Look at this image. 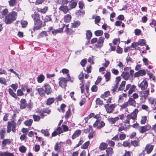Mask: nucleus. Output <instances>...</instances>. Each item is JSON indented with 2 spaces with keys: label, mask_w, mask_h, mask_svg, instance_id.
Segmentation results:
<instances>
[{
  "label": "nucleus",
  "mask_w": 156,
  "mask_h": 156,
  "mask_svg": "<svg viewBox=\"0 0 156 156\" xmlns=\"http://www.w3.org/2000/svg\"><path fill=\"white\" fill-rule=\"evenodd\" d=\"M95 135V131L92 130L90 132L88 136V137L89 139L92 138Z\"/></svg>",
  "instance_id": "8fccbe9b"
},
{
  "label": "nucleus",
  "mask_w": 156,
  "mask_h": 156,
  "mask_svg": "<svg viewBox=\"0 0 156 156\" xmlns=\"http://www.w3.org/2000/svg\"><path fill=\"white\" fill-rule=\"evenodd\" d=\"M0 83L4 85H6V81L5 78L3 77H0Z\"/></svg>",
  "instance_id": "bf43d9fd"
},
{
  "label": "nucleus",
  "mask_w": 156,
  "mask_h": 156,
  "mask_svg": "<svg viewBox=\"0 0 156 156\" xmlns=\"http://www.w3.org/2000/svg\"><path fill=\"white\" fill-rule=\"evenodd\" d=\"M33 118L34 121H38L40 119V117L38 115H33Z\"/></svg>",
  "instance_id": "774afa93"
},
{
  "label": "nucleus",
  "mask_w": 156,
  "mask_h": 156,
  "mask_svg": "<svg viewBox=\"0 0 156 156\" xmlns=\"http://www.w3.org/2000/svg\"><path fill=\"white\" fill-rule=\"evenodd\" d=\"M85 12L83 10H79L76 13V14L78 16H83Z\"/></svg>",
  "instance_id": "79ce46f5"
},
{
  "label": "nucleus",
  "mask_w": 156,
  "mask_h": 156,
  "mask_svg": "<svg viewBox=\"0 0 156 156\" xmlns=\"http://www.w3.org/2000/svg\"><path fill=\"white\" fill-rule=\"evenodd\" d=\"M63 26L62 27L59 28L57 29H54L53 30L51 31L52 34L54 35H55L58 33H62V32L63 28L64 27L65 25L63 24Z\"/></svg>",
  "instance_id": "f3484780"
},
{
  "label": "nucleus",
  "mask_w": 156,
  "mask_h": 156,
  "mask_svg": "<svg viewBox=\"0 0 156 156\" xmlns=\"http://www.w3.org/2000/svg\"><path fill=\"white\" fill-rule=\"evenodd\" d=\"M106 154H104L98 156H112L113 154V149L111 147H108L106 150Z\"/></svg>",
  "instance_id": "ddd939ff"
},
{
  "label": "nucleus",
  "mask_w": 156,
  "mask_h": 156,
  "mask_svg": "<svg viewBox=\"0 0 156 156\" xmlns=\"http://www.w3.org/2000/svg\"><path fill=\"white\" fill-rule=\"evenodd\" d=\"M119 119V117L118 116L114 118H110L108 119V120L109 122H111L112 124H114Z\"/></svg>",
  "instance_id": "c756f323"
},
{
  "label": "nucleus",
  "mask_w": 156,
  "mask_h": 156,
  "mask_svg": "<svg viewBox=\"0 0 156 156\" xmlns=\"http://www.w3.org/2000/svg\"><path fill=\"white\" fill-rule=\"evenodd\" d=\"M126 82L125 81H123L120 84L118 88V90H124Z\"/></svg>",
  "instance_id": "c85d7f7f"
},
{
  "label": "nucleus",
  "mask_w": 156,
  "mask_h": 156,
  "mask_svg": "<svg viewBox=\"0 0 156 156\" xmlns=\"http://www.w3.org/2000/svg\"><path fill=\"white\" fill-rule=\"evenodd\" d=\"M21 23L22 27H25L27 25V22L26 21L22 20Z\"/></svg>",
  "instance_id": "69168bd1"
},
{
  "label": "nucleus",
  "mask_w": 156,
  "mask_h": 156,
  "mask_svg": "<svg viewBox=\"0 0 156 156\" xmlns=\"http://www.w3.org/2000/svg\"><path fill=\"white\" fill-rule=\"evenodd\" d=\"M108 146V144L107 143L102 142L100 144L99 146V148L101 150H104L107 148Z\"/></svg>",
  "instance_id": "a878e982"
},
{
  "label": "nucleus",
  "mask_w": 156,
  "mask_h": 156,
  "mask_svg": "<svg viewBox=\"0 0 156 156\" xmlns=\"http://www.w3.org/2000/svg\"><path fill=\"white\" fill-rule=\"evenodd\" d=\"M96 104L97 105H102L103 104V101L99 98H97L96 100Z\"/></svg>",
  "instance_id": "3c124183"
},
{
  "label": "nucleus",
  "mask_w": 156,
  "mask_h": 156,
  "mask_svg": "<svg viewBox=\"0 0 156 156\" xmlns=\"http://www.w3.org/2000/svg\"><path fill=\"white\" fill-rule=\"evenodd\" d=\"M72 27L74 28H77L80 24V22L79 20L74 21L72 23Z\"/></svg>",
  "instance_id": "cd10ccee"
},
{
  "label": "nucleus",
  "mask_w": 156,
  "mask_h": 156,
  "mask_svg": "<svg viewBox=\"0 0 156 156\" xmlns=\"http://www.w3.org/2000/svg\"><path fill=\"white\" fill-rule=\"evenodd\" d=\"M71 19V15L68 14L66 15L64 17V21L66 23H69Z\"/></svg>",
  "instance_id": "bb28decb"
},
{
  "label": "nucleus",
  "mask_w": 156,
  "mask_h": 156,
  "mask_svg": "<svg viewBox=\"0 0 156 156\" xmlns=\"http://www.w3.org/2000/svg\"><path fill=\"white\" fill-rule=\"evenodd\" d=\"M127 102L129 105L132 106L134 107H136V101L132 98H129Z\"/></svg>",
  "instance_id": "4be33fe9"
},
{
  "label": "nucleus",
  "mask_w": 156,
  "mask_h": 156,
  "mask_svg": "<svg viewBox=\"0 0 156 156\" xmlns=\"http://www.w3.org/2000/svg\"><path fill=\"white\" fill-rule=\"evenodd\" d=\"M48 36V34L47 32L45 31H43L39 34L38 35L39 37H46Z\"/></svg>",
  "instance_id": "a19ab883"
},
{
  "label": "nucleus",
  "mask_w": 156,
  "mask_h": 156,
  "mask_svg": "<svg viewBox=\"0 0 156 156\" xmlns=\"http://www.w3.org/2000/svg\"><path fill=\"white\" fill-rule=\"evenodd\" d=\"M61 145L60 144L56 143L55 146V151H57L60 150L61 148Z\"/></svg>",
  "instance_id": "338daca9"
},
{
  "label": "nucleus",
  "mask_w": 156,
  "mask_h": 156,
  "mask_svg": "<svg viewBox=\"0 0 156 156\" xmlns=\"http://www.w3.org/2000/svg\"><path fill=\"white\" fill-rule=\"evenodd\" d=\"M110 94V92L109 91H106L104 94H102L101 96V98H107Z\"/></svg>",
  "instance_id": "603ef678"
},
{
  "label": "nucleus",
  "mask_w": 156,
  "mask_h": 156,
  "mask_svg": "<svg viewBox=\"0 0 156 156\" xmlns=\"http://www.w3.org/2000/svg\"><path fill=\"white\" fill-rule=\"evenodd\" d=\"M131 144V145H132L135 147L139 146V142L136 140L132 141Z\"/></svg>",
  "instance_id": "49530a36"
},
{
  "label": "nucleus",
  "mask_w": 156,
  "mask_h": 156,
  "mask_svg": "<svg viewBox=\"0 0 156 156\" xmlns=\"http://www.w3.org/2000/svg\"><path fill=\"white\" fill-rule=\"evenodd\" d=\"M138 93L140 97V102L144 103L149 94V89H148L146 90H142L139 91Z\"/></svg>",
  "instance_id": "7ed1b4c3"
},
{
  "label": "nucleus",
  "mask_w": 156,
  "mask_h": 156,
  "mask_svg": "<svg viewBox=\"0 0 156 156\" xmlns=\"http://www.w3.org/2000/svg\"><path fill=\"white\" fill-rule=\"evenodd\" d=\"M138 87L142 90H144L147 89L148 87V83L145 80H144L140 83H138Z\"/></svg>",
  "instance_id": "1a4fd4ad"
},
{
  "label": "nucleus",
  "mask_w": 156,
  "mask_h": 156,
  "mask_svg": "<svg viewBox=\"0 0 156 156\" xmlns=\"http://www.w3.org/2000/svg\"><path fill=\"white\" fill-rule=\"evenodd\" d=\"M17 16V13L15 11H12L9 13L5 17V23L7 24L11 23L16 20Z\"/></svg>",
  "instance_id": "f03ea898"
},
{
  "label": "nucleus",
  "mask_w": 156,
  "mask_h": 156,
  "mask_svg": "<svg viewBox=\"0 0 156 156\" xmlns=\"http://www.w3.org/2000/svg\"><path fill=\"white\" fill-rule=\"evenodd\" d=\"M146 72L145 70H140L134 73V76L135 77L140 76H143L146 74Z\"/></svg>",
  "instance_id": "dca6fc26"
},
{
  "label": "nucleus",
  "mask_w": 156,
  "mask_h": 156,
  "mask_svg": "<svg viewBox=\"0 0 156 156\" xmlns=\"http://www.w3.org/2000/svg\"><path fill=\"white\" fill-rule=\"evenodd\" d=\"M115 104L109 105L107 104L105 105V107L106 109L107 112L109 113H111L113 112L114 109L116 107Z\"/></svg>",
  "instance_id": "423d86ee"
},
{
  "label": "nucleus",
  "mask_w": 156,
  "mask_h": 156,
  "mask_svg": "<svg viewBox=\"0 0 156 156\" xmlns=\"http://www.w3.org/2000/svg\"><path fill=\"white\" fill-rule=\"evenodd\" d=\"M105 126V123L102 121L97 119L95 123L94 124L93 127H95L96 126L98 129H101Z\"/></svg>",
  "instance_id": "6e6552de"
},
{
  "label": "nucleus",
  "mask_w": 156,
  "mask_h": 156,
  "mask_svg": "<svg viewBox=\"0 0 156 156\" xmlns=\"http://www.w3.org/2000/svg\"><path fill=\"white\" fill-rule=\"evenodd\" d=\"M8 9H5L3 10L1 12L2 17H4L5 16V17L7 15V14L8 13Z\"/></svg>",
  "instance_id": "a18cd8bd"
},
{
  "label": "nucleus",
  "mask_w": 156,
  "mask_h": 156,
  "mask_svg": "<svg viewBox=\"0 0 156 156\" xmlns=\"http://www.w3.org/2000/svg\"><path fill=\"white\" fill-rule=\"evenodd\" d=\"M77 4V1L76 0H72L69 1L68 6L69 9H71L75 8Z\"/></svg>",
  "instance_id": "9d476101"
},
{
  "label": "nucleus",
  "mask_w": 156,
  "mask_h": 156,
  "mask_svg": "<svg viewBox=\"0 0 156 156\" xmlns=\"http://www.w3.org/2000/svg\"><path fill=\"white\" fill-rule=\"evenodd\" d=\"M149 104L150 105L156 104V100L152 98H150L148 99Z\"/></svg>",
  "instance_id": "6e6d98bb"
},
{
  "label": "nucleus",
  "mask_w": 156,
  "mask_h": 156,
  "mask_svg": "<svg viewBox=\"0 0 156 156\" xmlns=\"http://www.w3.org/2000/svg\"><path fill=\"white\" fill-rule=\"evenodd\" d=\"M37 91L39 94L42 96H44L45 95V92L44 89L42 87H41L37 89Z\"/></svg>",
  "instance_id": "b1692460"
},
{
  "label": "nucleus",
  "mask_w": 156,
  "mask_h": 156,
  "mask_svg": "<svg viewBox=\"0 0 156 156\" xmlns=\"http://www.w3.org/2000/svg\"><path fill=\"white\" fill-rule=\"evenodd\" d=\"M62 132V128L60 127H58L52 133V136H55L58 134H60Z\"/></svg>",
  "instance_id": "a211bd4d"
},
{
  "label": "nucleus",
  "mask_w": 156,
  "mask_h": 156,
  "mask_svg": "<svg viewBox=\"0 0 156 156\" xmlns=\"http://www.w3.org/2000/svg\"><path fill=\"white\" fill-rule=\"evenodd\" d=\"M90 144V142L89 141H87L84 143L83 145H82L81 147L82 149H86L88 147L89 144Z\"/></svg>",
  "instance_id": "de8ad7c7"
},
{
  "label": "nucleus",
  "mask_w": 156,
  "mask_h": 156,
  "mask_svg": "<svg viewBox=\"0 0 156 156\" xmlns=\"http://www.w3.org/2000/svg\"><path fill=\"white\" fill-rule=\"evenodd\" d=\"M122 146L125 147L129 148L131 147V144L128 141H125L123 142Z\"/></svg>",
  "instance_id": "58836bf2"
},
{
  "label": "nucleus",
  "mask_w": 156,
  "mask_h": 156,
  "mask_svg": "<svg viewBox=\"0 0 156 156\" xmlns=\"http://www.w3.org/2000/svg\"><path fill=\"white\" fill-rule=\"evenodd\" d=\"M5 129L3 128L0 130V138L2 139H4L5 137Z\"/></svg>",
  "instance_id": "2f4dec72"
},
{
  "label": "nucleus",
  "mask_w": 156,
  "mask_h": 156,
  "mask_svg": "<svg viewBox=\"0 0 156 156\" xmlns=\"http://www.w3.org/2000/svg\"><path fill=\"white\" fill-rule=\"evenodd\" d=\"M32 17L34 22V26L33 29V31L39 30L41 27L42 23V21L40 20L39 15L35 12L32 15Z\"/></svg>",
  "instance_id": "f257e3e1"
},
{
  "label": "nucleus",
  "mask_w": 156,
  "mask_h": 156,
  "mask_svg": "<svg viewBox=\"0 0 156 156\" xmlns=\"http://www.w3.org/2000/svg\"><path fill=\"white\" fill-rule=\"evenodd\" d=\"M33 122L32 119H30L29 120H26L24 122V124L26 126H30L31 125Z\"/></svg>",
  "instance_id": "f704fd0d"
},
{
  "label": "nucleus",
  "mask_w": 156,
  "mask_h": 156,
  "mask_svg": "<svg viewBox=\"0 0 156 156\" xmlns=\"http://www.w3.org/2000/svg\"><path fill=\"white\" fill-rule=\"evenodd\" d=\"M55 101L54 98H48L46 104L48 105H50L52 104Z\"/></svg>",
  "instance_id": "473e14b6"
},
{
  "label": "nucleus",
  "mask_w": 156,
  "mask_h": 156,
  "mask_svg": "<svg viewBox=\"0 0 156 156\" xmlns=\"http://www.w3.org/2000/svg\"><path fill=\"white\" fill-rule=\"evenodd\" d=\"M16 2V0H10L9 2V5L10 6H13L15 5Z\"/></svg>",
  "instance_id": "680f3d73"
},
{
  "label": "nucleus",
  "mask_w": 156,
  "mask_h": 156,
  "mask_svg": "<svg viewBox=\"0 0 156 156\" xmlns=\"http://www.w3.org/2000/svg\"><path fill=\"white\" fill-rule=\"evenodd\" d=\"M1 156H14L12 153H9L8 152H3L2 151Z\"/></svg>",
  "instance_id": "e433bc0d"
},
{
  "label": "nucleus",
  "mask_w": 156,
  "mask_h": 156,
  "mask_svg": "<svg viewBox=\"0 0 156 156\" xmlns=\"http://www.w3.org/2000/svg\"><path fill=\"white\" fill-rule=\"evenodd\" d=\"M20 108L21 109H24L27 107V103L25 99H22L20 101Z\"/></svg>",
  "instance_id": "aec40b11"
},
{
  "label": "nucleus",
  "mask_w": 156,
  "mask_h": 156,
  "mask_svg": "<svg viewBox=\"0 0 156 156\" xmlns=\"http://www.w3.org/2000/svg\"><path fill=\"white\" fill-rule=\"evenodd\" d=\"M44 87L45 93L47 95H49L51 93L52 90L49 84L47 83L44 84Z\"/></svg>",
  "instance_id": "9b49d317"
},
{
  "label": "nucleus",
  "mask_w": 156,
  "mask_h": 156,
  "mask_svg": "<svg viewBox=\"0 0 156 156\" xmlns=\"http://www.w3.org/2000/svg\"><path fill=\"white\" fill-rule=\"evenodd\" d=\"M136 87V86L134 85H132L128 91V93L129 95L132 94L135 91V90Z\"/></svg>",
  "instance_id": "c9c22d12"
},
{
  "label": "nucleus",
  "mask_w": 156,
  "mask_h": 156,
  "mask_svg": "<svg viewBox=\"0 0 156 156\" xmlns=\"http://www.w3.org/2000/svg\"><path fill=\"white\" fill-rule=\"evenodd\" d=\"M41 132L45 136H49L50 134L49 131L48 129H42L41 130Z\"/></svg>",
  "instance_id": "72a5a7b5"
},
{
  "label": "nucleus",
  "mask_w": 156,
  "mask_h": 156,
  "mask_svg": "<svg viewBox=\"0 0 156 156\" xmlns=\"http://www.w3.org/2000/svg\"><path fill=\"white\" fill-rule=\"evenodd\" d=\"M129 73L128 72H123L121 75L122 78L126 80H128L130 77Z\"/></svg>",
  "instance_id": "5701e85b"
},
{
  "label": "nucleus",
  "mask_w": 156,
  "mask_h": 156,
  "mask_svg": "<svg viewBox=\"0 0 156 156\" xmlns=\"http://www.w3.org/2000/svg\"><path fill=\"white\" fill-rule=\"evenodd\" d=\"M153 148V145H150V144H147L145 147V149L143 151V154H144L145 152L147 151V154L150 153L152 151Z\"/></svg>",
  "instance_id": "2eb2a0df"
},
{
  "label": "nucleus",
  "mask_w": 156,
  "mask_h": 156,
  "mask_svg": "<svg viewBox=\"0 0 156 156\" xmlns=\"http://www.w3.org/2000/svg\"><path fill=\"white\" fill-rule=\"evenodd\" d=\"M147 120V118L146 116H143L142 117L140 121V123L142 124H144L146 122Z\"/></svg>",
  "instance_id": "13d9d810"
},
{
  "label": "nucleus",
  "mask_w": 156,
  "mask_h": 156,
  "mask_svg": "<svg viewBox=\"0 0 156 156\" xmlns=\"http://www.w3.org/2000/svg\"><path fill=\"white\" fill-rule=\"evenodd\" d=\"M16 124L14 120L11 122H8L7 132L8 133H9L11 131L15 133L16 131Z\"/></svg>",
  "instance_id": "20e7f679"
},
{
  "label": "nucleus",
  "mask_w": 156,
  "mask_h": 156,
  "mask_svg": "<svg viewBox=\"0 0 156 156\" xmlns=\"http://www.w3.org/2000/svg\"><path fill=\"white\" fill-rule=\"evenodd\" d=\"M106 142L111 147H113L115 145L114 142L111 140H107Z\"/></svg>",
  "instance_id": "4d7b16f0"
},
{
  "label": "nucleus",
  "mask_w": 156,
  "mask_h": 156,
  "mask_svg": "<svg viewBox=\"0 0 156 156\" xmlns=\"http://www.w3.org/2000/svg\"><path fill=\"white\" fill-rule=\"evenodd\" d=\"M129 105L127 101L124 102L122 105L121 106V109L126 108V107H128Z\"/></svg>",
  "instance_id": "052dcab7"
},
{
  "label": "nucleus",
  "mask_w": 156,
  "mask_h": 156,
  "mask_svg": "<svg viewBox=\"0 0 156 156\" xmlns=\"http://www.w3.org/2000/svg\"><path fill=\"white\" fill-rule=\"evenodd\" d=\"M151 128V126L149 125L145 126L140 127L139 131L141 133H144L149 130Z\"/></svg>",
  "instance_id": "4468645a"
},
{
  "label": "nucleus",
  "mask_w": 156,
  "mask_h": 156,
  "mask_svg": "<svg viewBox=\"0 0 156 156\" xmlns=\"http://www.w3.org/2000/svg\"><path fill=\"white\" fill-rule=\"evenodd\" d=\"M81 131L80 130H77L75 132L74 134L72 136V139H74L77 137H78L80 134Z\"/></svg>",
  "instance_id": "393cba45"
},
{
  "label": "nucleus",
  "mask_w": 156,
  "mask_h": 156,
  "mask_svg": "<svg viewBox=\"0 0 156 156\" xmlns=\"http://www.w3.org/2000/svg\"><path fill=\"white\" fill-rule=\"evenodd\" d=\"M19 150L21 152L24 153L26 150V148L24 146L22 145L19 147Z\"/></svg>",
  "instance_id": "864d4df0"
},
{
  "label": "nucleus",
  "mask_w": 156,
  "mask_h": 156,
  "mask_svg": "<svg viewBox=\"0 0 156 156\" xmlns=\"http://www.w3.org/2000/svg\"><path fill=\"white\" fill-rule=\"evenodd\" d=\"M105 40V38L103 37H100L98 40H97V44H96L95 46L93 48V49L95 51H97L98 50L96 49V47L100 48L103 46V44Z\"/></svg>",
  "instance_id": "39448f33"
},
{
  "label": "nucleus",
  "mask_w": 156,
  "mask_h": 156,
  "mask_svg": "<svg viewBox=\"0 0 156 156\" xmlns=\"http://www.w3.org/2000/svg\"><path fill=\"white\" fill-rule=\"evenodd\" d=\"M103 31L101 30H96L94 32L95 35L97 36H101L103 35Z\"/></svg>",
  "instance_id": "4c0bfd02"
},
{
  "label": "nucleus",
  "mask_w": 156,
  "mask_h": 156,
  "mask_svg": "<svg viewBox=\"0 0 156 156\" xmlns=\"http://www.w3.org/2000/svg\"><path fill=\"white\" fill-rule=\"evenodd\" d=\"M44 76L42 74L40 75L37 77V82L39 83H42L44 80Z\"/></svg>",
  "instance_id": "7c9ffc66"
},
{
  "label": "nucleus",
  "mask_w": 156,
  "mask_h": 156,
  "mask_svg": "<svg viewBox=\"0 0 156 156\" xmlns=\"http://www.w3.org/2000/svg\"><path fill=\"white\" fill-rule=\"evenodd\" d=\"M27 108L31 109L33 107V103L31 102V101L30 100L28 104H27Z\"/></svg>",
  "instance_id": "09e8293b"
},
{
  "label": "nucleus",
  "mask_w": 156,
  "mask_h": 156,
  "mask_svg": "<svg viewBox=\"0 0 156 156\" xmlns=\"http://www.w3.org/2000/svg\"><path fill=\"white\" fill-rule=\"evenodd\" d=\"M12 142V140L8 139H4L2 142V146L5 147L6 145H9Z\"/></svg>",
  "instance_id": "6ab92c4d"
},
{
  "label": "nucleus",
  "mask_w": 156,
  "mask_h": 156,
  "mask_svg": "<svg viewBox=\"0 0 156 156\" xmlns=\"http://www.w3.org/2000/svg\"><path fill=\"white\" fill-rule=\"evenodd\" d=\"M110 72H107L105 75L104 76L105 77L106 81L107 82L108 81L110 78Z\"/></svg>",
  "instance_id": "c03bdc74"
},
{
  "label": "nucleus",
  "mask_w": 156,
  "mask_h": 156,
  "mask_svg": "<svg viewBox=\"0 0 156 156\" xmlns=\"http://www.w3.org/2000/svg\"><path fill=\"white\" fill-rule=\"evenodd\" d=\"M71 114V111L69 108V109L66 112L65 116V118L67 120L68 118H69V115Z\"/></svg>",
  "instance_id": "e2e57ef3"
},
{
  "label": "nucleus",
  "mask_w": 156,
  "mask_h": 156,
  "mask_svg": "<svg viewBox=\"0 0 156 156\" xmlns=\"http://www.w3.org/2000/svg\"><path fill=\"white\" fill-rule=\"evenodd\" d=\"M138 43L139 45L143 46L145 44L146 41L145 40L143 39H141L139 41Z\"/></svg>",
  "instance_id": "5fc2aeb1"
},
{
  "label": "nucleus",
  "mask_w": 156,
  "mask_h": 156,
  "mask_svg": "<svg viewBox=\"0 0 156 156\" xmlns=\"http://www.w3.org/2000/svg\"><path fill=\"white\" fill-rule=\"evenodd\" d=\"M79 7L81 9H83L84 7V4L83 2L82 1H80L78 3Z\"/></svg>",
  "instance_id": "0e129e2a"
},
{
  "label": "nucleus",
  "mask_w": 156,
  "mask_h": 156,
  "mask_svg": "<svg viewBox=\"0 0 156 156\" xmlns=\"http://www.w3.org/2000/svg\"><path fill=\"white\" fill-rule=\"evenodd\" d=\"M59 80H60L59 83V85L62 88H65L66 86V83L69 81V80H67L65 78H60Z\"/></svg>",
  "instance_id": "f8f14e48"
},
{
  "label": "nucleus",
  "mask_w": 156,
  "mask_h": 156,
  "mask_svg": "<svg viewBox=\"0 0 156 156\" xmlns=\"http://www.w3.org/2000/svg\"><path fill=\"white\" fill-rule=\"evenodd\" d=\"M9 94L12 97H14L15 98H16L17 96L16 94L14 93L12 90L11 88H9Z\"/></svg>",
  "instance_id": "ea45409f"
},
{
  "label": "nucleus",
  "mask_w": 156,
  "mask_h": 156,
  "mask_svg": "<svg viewBox=\"0 0 156 156\" xmlns=\"http://www.w3.org/2000/svg\"><path fill=\"white\" fill-rule=\"evenodd\" d=\"M86 36L87 39H90L92 36V33L90 30L86 31Z\"/></svg>",
  "instance_id": "37998d69"
},
{
  "label": "nucleus",
  "mask_w": 156,
  "mask_h": 156,
  "mask_svg": "<svg viewBox=\"0 0 156 156\" xmlns=\"http://www.w3.org/2000/svg\"><path fill=\"white\" fill-rule=\"evenodd\" d=\"M60 11H62L65 13H67L69 10V9L67 5H61L59 9Z\"/></svg>",
  "instance_id": "412c9836"
},
{
  "label": "nucleus",
  "mask_w": 156,
  "mask_h": 156,
  "mask_svg": "<svg viewBox=\"0 0 156 156\" xmlns=\"http://www.w3.org/2000/svg\"><path fill=\"white\" fill-rule=\"evenodd\" d=\"M138 112V110L136 108L133 112L131 113L130 114H128L126 116V118L129 119H132L134 120L137 117V114Z\"/></svg>",
  "instance_id": "0eeeda50"
}]
</instances>
